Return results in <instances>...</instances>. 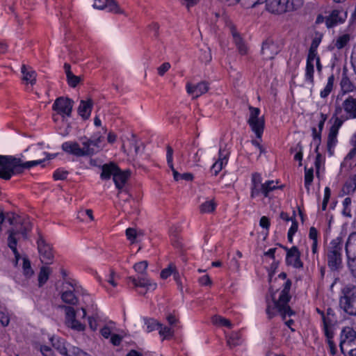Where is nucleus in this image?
Wrapping results in <instances>:
<instances>
[{"instance_id": "a211bd4d", "label": "nucleus", "mask_w": 356, "mask_h": 356, "mask_svg": "<svg viewBox=\"0 0 356 356\" xmlns=\"http://www.w3.org/2000/svg\"><path fill=\"white\" fill-rule=\"evenodd\" d=\"M280 51V47L272 40H267L263 43L261 54L264 59H273Z\"/></svg>"}, {"instance_id": "6ab92c4d", "label": "nucleus", "mask_w": 356, "mask_h": 356, "mask_svg": "<svg viewBox=\"0 0 356 356\" xmlns=\"http://www.w3.org/2000/svg\"><path fill=\"white\" fill-rule=\"evenodd\" d=\"M82 301L83 303V306L81 307V310L83 312L82 318H86L88 313L94 314L95 312H99L97 306L95 303L92 297L87 293L84 290L82 293Z\"/></svg>"}, {"instance_id": "c03bdc74", "label": "nucleus", "mask_w": 356, "mask_h": 356, "mask_svg": "<svg viewBox=\"0 0 356 356\" xmlns=\"http://www.w3.org/2000/svg\"><path fill=\"white\" fill-rule=\"evenodd\" d=\"M88 320L90 328L93 331L97 330L98 327V321H100V316L99 312L90 314L88 317Z\"/></svg>"}, {"instance_id": "a19ab883", "label": "nucleus", "mask_w": 356, "mask_h": 356, "mask_svg": "<svg viewBox=\"0 0 356 356\" xmlns=\"http://www.w3.org/2000/svg\"><path fill=\"white\" fill-rule=\"evenodd\" d=\"M216 207V204L213 200H207L200 206V211L202 213H209L213 212Z\"/></svg>"}, {"instance_id": "0e129e2a", "label": "nucleus", "mask_w": 356, "mask_h": 356, "mask_svg": "<svg viewBox=\"0 0 356 356\" xmlns=\"http://www.w3.org/2000/svg\"><path fill=\"white\" fill-rule=\"evenodd\" d=\"M67 172L63 170L58 169L53 175V177L55 180H64L67 178Z\"/></svg>"}, {"instance_id": "c756f323", "label": "nucleus", "mask_w": 356, "mask_h": 356, "mask_svg": "<svg viewBox=\"0 0 356 356\" xmlns=\"http://www.w3.org/2000/svg\"><path fill=\"white\" fill-rule=\"evenodd\" d=\"M314 57L308 56L307 58V63L305 67V80L310 83L311 84L314 83V63H315Z\"/></svg>"}, {"instance_id": "aec40b11", "label": "nucleus", "mask_w": 356, "mask_h": 356, "mask_svg": "<svg viewBox=\"0 0 356 356\" xmlns=\"http://www.w3.org/2000/svg\"><path fill=\"white\" fill-rule=\"evenodd\" d=\"M72 289H67L61 294L62 300L69 305H75L78 302V297L76 294H81L83 289L81 287H74L72 286Z\"/></svg>"}, {"instance_id": "864d4df0", "label": "nucleus", "mask_w": 356, "mask_h": 356, "mask_svg": "<svg viewBox=\"0 0 356 356\" xmlns=\"http://www.w3.org/2000/svg\"><path fill=\"white\" fill-rule=\"evenodd\" d=\"M86 217L88 218L90 221L94 220L93 213L91 209H81L78 212V218L81 220H86Z\"/></svg>"}, {"instance_id": "393cba45", "label": "nucleus", "mask_w": 356, "mask_h": 356, "mask_svg": "<svg viewBox=\"0 0 356 356\" xmlns=\"http://www.w3.org/2000/svg\"><path fill=\"white\" fill-rule=\"evenodd\" d=\"M347 72V69L343 68L339 83L343 94L351 92L355 89V86L348 77Z\"/></svg>"}, {"instance_id": "69168bd1", "label": "nucleus", "mask_w": 356, "mask_h": 356, "mask_svg": "<svg viewBox=\"0 0 356 356\" xmlns=\"http://www.w3.org/2000/svg\"><path fill=\"white\" fill-rule=\"evenodd\" d=\"M126 236L131 243H134L137 236V232L135 229L129 227L126 229Z\"/></svg>"}, {"instance_id": "a18cd8bd", "label": "nucleus", "mask_w": 356, "mask_h": 356, "mask_svg": "<svg viewBox=\"0 0 356 356\" xmlns=\"http://www.w3.org/2000/svg\"><path fill=\"white\" fill-rule=\"evenodd\" d=\"M321 42V38L320 37H316L312 40L311 46L309 49L308 56L316 58L317 54V49Z\"/></svg>"}, {"instance_id": "0eeeda50", "label": "nucleus", "mask_w": 356, "mask_h": 356, "mask_svg": "<svg viewBox=\"0 0 356 356\" xmlns=\"http://www.w3.org/2000/svg\"><path fill=\"white\" fill-rule=\"evenodd\" d=\"M342 293L339 301L341 308L348 314L356 316V286H346Z\"/></svg>"}, {"instance_id": "603ef678", "label": "nucleus", "mask_w": 356, "mask_h": 356, "mask_svg": "<svg viewBox=\"0 0 356 356\" xmlns=\"http://www.w3.org/2000/svg\"><path fill=\"white\" fill-rule=\"evenodd\" d=\"M158 330L159 334L163 337L164 339L171 337L174 334V331L171 327L163 326L161 324H160Z\"/></svg>"}, {"instance_id": "7c9ffc66", "label": "nucleus", "mask_w": 356, "mask_h": 356, "mask_svg": "<svg viewBox=\"0 0 356 356\" xmlns=\"http://www.w3.org/2000/svg\"><path fill=\"white\" fill-rule=\"evenodd\" d=\"M323 325V330L325 334L327 337H333V332L332 330V326L334 325L336 319L335 316H325V314L323 315L321 318Z\"/></svg>"}, {"instance_id": "2eb2a0df", "label": "nucleus", "mask_w": 356, "mask_h": 356, "mask_svg": "<svg viewBox=\"0 0 356 356\" xmlns=\"http://www.w3.org/2000/svg\"><path fill=\"white\" fill-rule=\"evenodd\" d=\"M286 251V262L288 265L292 266L296 268L303 267V263L300 259V252L296 246L291 248L281 245Z\"/></svg>"}, {"instance_id": "13d9d810", "label": "nucleus", "mask_w": 356, "mask_h": 356, "mask_svg": "<svg viewBox=\"0 0 356 356\" xmlns=\"http://www.w3.org/2000/svg\"><path fill=\"white\" fill-rule=\"evenodd\" d=\"M175 266L173 264H169L168 268L163 269L161 272V277L163 280L167 279L171 275H172L175 270Z\"/></svg>"}, {"instance_id": "b1692460", "label": "nucleus", "mask_w": 356, "mask_h": 356, "mask_svg": "<svg viewBox=\"0 0 356 356\" xmlns=\"http://www.w3.org/2000/svg\"><path fill=\"white\" fill-rule=\"evenodd\" d=\"M208 89L209 87L207 83L204 81L200 82L196 85H192L191 83H187L186 85L187 92L192 95L194 98H197L204 94L207 92Z\"/></svg>"}, {"instance_id": "4d7b16f0", "label": "nucleus", "mask_w": 356, "mask_h": 356, "mask_svg": "<svg viewBox=\"0 0 356 356\" xmlns=\"http://www.w3.org/2000/svg\"><path fill=\"white\" fill-rule=\"evenodd\" d=\"M350 161H353V162L349 163L350 165H351L353 163H356V147H353L352 149H350V151L345 157L343 163H347Z\"/></svg>"}, {"instance_id": "052dcab7", "label": "nucleus", "mask_w": 356, "mask_h": 356, "mask_svg": "<svg viewBox=\"0 0 356 356\" xmlns=\"http://www.w3.org/2000/svg\"><path fill=\"white\" fill-rule=\"evenodd\" d=\"M316 152V161H315V167H316V175H317V176H318L321 168L324 164V159L322 156V155L318 152V150Z\"/></svg>"}, {"instance_id": "680f3d73", "label": "nucleus", "mask_w": 356, "mask_h": 356, "mask_svg": "<svg viewBox=\"0 0 356 356\" xmlns=\"http://www.w3.org/2000/svg\"><path fill=\"white\" fill-rule=\"evenodd\" d=\"M266 0H243L242 5L245 8H254L257 4L263 3Z\"/></svg>"}, {"instance_id": "f03ea898", "label": "nucleus", "mask_w": 356, "mask_h": 356, "mask_svg": "<svg viewBox=\"0 0 356 356\" xmlns=\"http://www.w3.org/2000/svg\"><path fill=\"white\" fill-rule=\"evenodd\" d=\"M278 278L284 282L282 284L283 288L280 291H277L272 295V302L267 300L266 313L270 318H273L277 313L280 314L284 318H285L286 314L291 316L294 314L288 305L291 299L289 292L291 281L286 280L285 273H280Z\"/></svg>"}, {"instance_id": "72a5a7b5", "label": "nucleus", "mask_w": 356, "mask_h": 356, "mask_svg": "<svg viewBox=\"0 0 356 356\" xmlns=\"http://www.w3.org/2000/svg\"><path fill=\"white\" fill-rule=\"evenodd\" d=\"M119 168L113 163L104 164L102 168V173L100 177L102 179H109L111 176L113 177L114 174L116 172Z\"/></svg>"}, {"instance_id": "ea45409f", "label": "nucleus", "mask_w": 356, "mask_h": 356, "mask_svg": "<svg viewBox=\"0 0 356 356\" xmlns=\"http://www.w3.org/2000/svg\"><path fill=\"white\" fill-rule=\"evenodd\" d=\"M241 334L238 332H233L227 338V343L231 348L236 347L242 343Z\"/></svg>"}, {"instance_id": "f704fd0d", "label": "nucleus", "mask_w": 356, "mask_h": 356, "mask_svg": "<svg viewBox=\"0 0 356 356\" xmlns=\"http://www.w3.org/2000/svg\"><path fill=\"white\" fill-rule=\"evenodd\" d=\"M83 147H81V152H83L82 156L92 155L95 153V147H97V142L87 139L82 142Z\"/></svg>"}, {"instance_id": "cd10ccee", "label": "nucleus", "mask_w": 356, "mask_h": 356, "mask_svg": "<svg viewBox=\"0 0 356 356\" xmlns=\"http://www.w3.org/2000/svg\"><path fill=\"white\" fill-rule=\"evenodd\" d=\"M129 174L127 172L122 171L120 168L118 169L113 177V181L116 188L121 191L124 188L127 181L128 180Z\"/></svg>"}, {"instance_id": "5701e85b", "label": "nucleus", "mask_w": 356, "mask_h": 356, "mask_svg": "<svg viewBox=\"0 0 356 356\" xmlns=\"http://www.w3.org/2000/svg\"><path fill=\"white\" fill-rule=\"evenodd\" d=\"M267 10L275 14L287 12V6L284 0H266Z\"/></svg>"}, {"instance_id": "4be33fe9", "label": "nucleus", "mask_w": 356, "mask_h": 356, "mask_svg": "<svg viewBox=\"0 0 356 356\" xmlns=\"http://www.w3.org/2000/svg\"><path fill=\"white\" fill-rule=\"evenodd\" d=\"M229 152L225 149L220 148L218 159L213 164L211 168V172L216 176L222 168L227 163Z\"/></svg>"}, {"instance_id": "39448f33", "label": "nucleus", "mask_w": 356, "mask_h": 356, "mask_svg": "<svg viewBox=\"0 0 356 356\" xmlns=\"http://www.w3.org/2000/svg\"><path fill=\"white\" fill-rule=\"evenodd\" d=\"M281 188L282 186H279V181L277 180H266L263 181L261 174L254 172L251 177L250 186V197L252 199L260 197H262L263 199L270 198V195L273 191Z\"/></svg>"}, {"instance_id": "49530a36", "label": "nucleus", "mask_w": 356, "mask_h": 356, "mask_svg": "<svg viewBox=\"0 0 356 356\" xmlns=\"http://www.w3.org/2000/svg\"><path fill=\"white\" fill-rule=\"evenodd\" d=\"M212 322L213 324H215L216 325L225 326L228 328L232 327V324L231 321L225 318L220 316H217V315L214 316L212 318Z\"/></svg>"}, {"instance_id": "7ed1b4c3", "label": "nucleus", "mask_w": 356, "mask_h": 356, "mask_svg": "<svg viewBox=\"0 0 356 356\" xmlns=\"http://www.w3.org/2000/svg\"><path fill=\"white\" fill-rule=\"evenodd\" d=\"M45 159L23 162L21 159L13 156L1 155V179L8 180L13 175L21 174L25 169H29L42 163Z\"/></svg>"}, {"instance_id": "bb28decb", "label": "nucleus", "mask_w": 356, "mask_h": 356, "mask_svg": "<svg viewBox=\"0 0 356 356\" xmlns=\"http://www.w3.org/2000/svg\"><path fill=\"white\" fill-rule=\"evenodd\" d=\"M345 250L348 259L356 258V232L349 235L346 243Z\"/></svg>"}, {"instance_id": "a878e982", "label": "nucleus", "mask_w": 356, "mask_h": 356, "mask_svg": "<svg viewBox=\"0 0 356 356\" xmlns=\"http://www.w3.org/2000/svg\"><path fill=\"white\" fill-rule=\"evenodd\" d=\"M346 18V14L341 10H334L332 13L326 17L325 24L327 27H332L337 25L338 23H341Z\"/></svg>"}, {"instance_id": "338daca9", "label": "nucleus", "mask_w": 356, "mask_h": 356, "mask_svg": "<svg viewBox=\"0 0 356 356\" xmlns=\"http://www.w3.org/2000/svg\"><path fill=\"white\" fill-rule=\"evenodd\" d=\"M259 225L266 230V234L268 232V229L270 225V220L266 216H262L259 220Z\"/></svg>"}, {"instance_id": "f3484780", "label": "nucleus", "mask_w": 356, "mask_h": 356, "mask_svg": "<svg viewBox=\"0 0 356 356\" xmlns=\"http://www.w3.org/2000/svg\"><path fill=\"white\" fill-rule=\"evenodd\" d=\"M167 163L168 166L171 168L173 177L175 180L179 181L181 179H184L187 181H191L193 179V176L191 173H183L179 174L173 166V149L170 146H167Z\"/></svg>"}, {"instance_id": "1a4fd4ad", "label": "nucleus", "mask_w": 356, "mask_h": 356, "mask_svg": "<svg viewBox=\"0 0 356 356\" xmlns=\"http://www.w3.org/2000/svg\"><path fill=\"white\" fill-rule=\"evenodd\" d=\"M249 110L250 115L248 123L251 130L255 134L257 138H261L264 129V119L263 117H259V108L250 106Z\"/></svg>"}, {"instance_id": "79ce46f5", "label": "nucleus", "mask_w": 356, "mask_h": 356, "mask_svg": "<svg viewBox=\"0 0 356 356\" xmlns=\"http://www.w3.org/2000/svg\"><path fill=\"white\" fill-rule=\"evenodd\" d=\"M22 272L23 275L28 279L32 277L34 275V271L31 267V262L29 259L26 257L23 258Z\"/></svg>"}, {"instance_id": "6e6d98bb", "label": "nucleus", "mask_w": 356, "mask_h": 356, "mask_svg": "<svg viewBox=\"0 0 356 356\" xmlns=\"http://www.w3.org/2000/svg\"><path fill=\"white\" fill-rule=\"evenodd\" d=\"M67 81L70 86L74 88L79 84V83L81 81V79L79 76L74 75L73 73L68 72Z\"/></svg>"}, {"instance_id": "f8f14e48", "label": "nucleus", "mask_w": 356, "mask_h": 356, "mask_svg": "<svg viewBox=\"0 0 356 356\" xmlns=\"http://www.w3.org/2000/svg\"><path fill=\"white\" fill-rule=\"evenodd\" d=\"M37 245L41 262L45 264H51L54 259L51 246L40 234L37 240Z\"/></svg>"}, {"instance_id": "4c0bfd02", "label": "nucleus", "mask_w": 356, "mask_h": 356, "mask_svg": "<svg viewBox=\"0 0 356 356\" xmlns=\"http://www.w3.org/2000/svg\"><path fill=\"white\" fill-rule=\"evenodd\" d=\"M232 33L234 42L236 44L239 53L242 55H245L247 53V47L243 42L242 38L234 29H232Z\"/></svg>"}, {"instance_id": "f257e3e1", "label": "nucleus", "mask_w": 356, "mask_h": 356, "mask_svg": "<svg viewBox=\"0 0 356 356\" xmlns=\"http://www.w3.org/2000/svg\"><path fill=\"white\" fill-rule=\"evenodd\" d=\"M9 225L10 227L8 229L6 243L8 247L13 251L15 264H17L20 254L17 251V245L19 240V236L26 239L28 233L31 230L32 225L29 221H22L20 216L12 212L3 213L1 211V225Z\"/></svg>"}, {"instance_id": "09e8293b", "label": "nucleus", "mask_w": 356, "mask_h": 356, "mask_svg": "<svg viewBox=\"0 0 356 356\" xmlns=\"http://www.w3.org/2000/svg\"><path fill=\"white\" fill-rule=\"evenodd\" d=\"M314 179L313 168H305V186L307 190L309 191V186L312 184Z\"/></svg>"}, {"instance_id": "9d476101", "label": "nucleus", "mask_w": 356, "mask_h": 356, "mask_svg": "<svg viewBox=\"0 0 356 356\" xmlns=\"http://www.w3.org/2000/svg\"><path fill=\"white\" fill-rule=\"evenodd\" d=\"M343 111L345 115L336 116L334 118H341L343 122L350 119H356V98L348 97L341 104V106L336 108L335 115H339Z\"/></svg>"}, {"instance_id": "dca6fc26", "label": "nucleus", "mask_w": 356, "mask_h": 356, "mask_svg": "<svg viewBox=\"0 0 356 356\" xmlns=\"http://www.w3.org/2000/svg\"><path fill=\"white\" fill-rule=\"evenodd\" d=\"M65 310V323L67 327L74 330L81 332L83 331L86 328L84 324L79 322L76 319V312L72 307H63Z\"/></svg>"}, {"instance_id": "412c9836", "label": "nucleus", "mask_w": 356, "mask_h": 356, "mask_svg": "<svg viewBox=\"0 0 356 356\" xmlns=\"http://www.w3.org/2000/svg\"><path fill=\"white\" fill-rule=\"evenodd\" d=\"M93 7L99 10H106L114 13H121L122 10L115 0H95Z\"/></svg>"}, {"instance_id": "6e6552de", "label": "nucleus", "mask_w": 356, "mask_h": 356, "mask_svg": "<svg viewBox=\"0 0 356 356\" xmlns=\"http://www.w3.org/2000/svg\"><path fill=\"white\" fill-rule=\"evenodd\" d=\"M342 243L340 238L334 239L327 249V264L332 270H337L341 267Z\"/></svg>"}, {"instance_id": "37998d69", "label": "nucleus", "mask_w": 356, "mask_h": 356, "mask_svg": "<svg viewBox=\"0 0 356 356\" xmlns=\"http://www.w3.org/2000/svg\"><path fill=\"white\" fill-rule=\"evenodd\" d=\"M118 277L113 272H111L108 275L106 276L105 279V283L103 284V286L108 290L110 289V286L113 288H115L118 285Z\"/></svg>"}, {"instance_id": "5fc2aeb1", "label": "nucleus", "mask_w": 356, "mask_h": 356, "mask_svg": "<svg viewBox=\"0 0 356 356\" xmlns=\"http://www.w3.org/2000/svg\"><path fill=\"white\" fill-rule=\"evenodd\" d=\"M291 152H296V154L294 156V159L300 161L299 165H301V161L302 159V146L300 143H298L296 146L293 148H291Z\"/></svg>"}, {"instance_id": "c85d7f7f", "label": "nucleus", "mask_w": 356, "mask_h": 356, "mask_svg": "<svg viewBox=\"0 0 356 356\" xmlns=\"http://www.w3.org/2000/svg\"><path fill=\"white\" fill-rule=\"evenodd\" d=\"M61 147L62 149L67 154H73L76 156H82L83 152H81V147L76 142H65L62 144Z\"/></svg>"}, {"instance_id": "774afa93", "label": "nucleus", "mask_w": 356, "mask_h": 356, "mask_svg": "<svg viewBox=\"0 0 356 356\" xmlns=\"http://www.w3.org/2000/svg\"><path fill=\"white\" fill-rule=\"evenodd\" d=\"M348 259L349 268H350L353 276L356 277V258Z\"/></svg>"}, {"instance_id": "ddd939ff", "label": "nucleus", "mask_w": 356, "mask_h": 356, "mask_svg": "<svg viewBox=\"0 0 356 356\" xmlns=\"http://www.w3.org/2000/svg\"><path fill=\"white\" fill-rule=\"evenodd\" d=\"M51 340L53 346L62 355L67 356L82 355L83 352L79 348L66 346L65 342L63 339L53 337Z\"/></svg>"}, {"instance_id": "423d86ee", "label": "nucleus", "mask_w": 356, "mask_h": 356, "mask_svg": "<svg viewBox=\"0 0 356 356\" xmlns=\"http://www.w3.org/2000/svg\"><path fill=\"white\" fill-rule=\"evenodd\" d=\"M339 346L344 355L356 356V332L352 327H346L342 329Z\"/></svg>"}, {"instance_id": "58836bf2", "label": "nucleus", "mask_w": 356, "mask_h": 356, "mask_svg": "<svg viewBox=\"0 0 356 356\" xmlns=\"http://www.w3.org/2000/svg\"><path fill=\"white\" fill-rule=\"evenodd\" d=\"M334 80L335 78L333 74L328 76L327 81L325 88L320 92V96L321 98L325 99L331 93L334 88Z\"/></svg>"}, {"instance_id": "20e7f679", "label": "nucleus", "mask_w": 356, "mask_h": 356, "mask_svg": "<svg viewBox=\"0 0 356 356\" xmlns=\"http://www.w3.org/2000/svg\"><path fill=\"white\" fill-rule=\"evenodd\" d=\"M148 262L142 261L134 264V269L138 273L141 275L137 277L130 276L127 278L128 282H131L136 291L140 295H145L148 292L154 291L157 288V284L150 279L147 274Z\"/></svg>"}, {"instance_id": "e2e57ef3", "label": "nucleus", "mask_w": 356, "mask_h": 356, "mask_svg": "<svg viewBox=\"0 0 356 356\" xmlns=\"http://www.w3.org/2000/svg\"><path fill=\"white\" fill-rule=\"evenodd\" d=\"M321 132L320 131L317 130L316 128L312 129V136L314 139V142L316 144V147L315 149V152H317L318 150V147L321 143Z\"/></svg>"}, {"instance_id": "9b49d317", "label": "nucleus", "mask_w": 356, "mask_h": 356, "mask_svg": "<svg viewBox=\"0 0 356 356\" xmlns=\"http://www.w3.org/2000/svg\"><path fill=\"white\" fill-rule=\"evenodd\" d=\"M343 124V119L334 118V122L330 129L327 141V148L330 156H332L334 154V147L338 143L337 135L339 130Z\"/></svg>"}, {"instance_id": "e433bc0d", "label": "nucleus", "mask_w": 356, "mask_h": 356, "mask_svg": "<svg viewBox=\"0 0 356 356\" xmlns=\"http://www.w3.org/2000/svg\"><path fill=\"white\" fill-rule=\"evenodd\" d=\"M92 103L89 101L81 100L78 108V113L83 119H88L91 113Z\"/></svg>"}, {"instance_id": "c9c22d12", "label": "nucleus", "mask_w": 356, "mask_h": 356, "mask_svg": "<svg viewBox=\"0 0 356 356\" xmlns=\"http://www.w3.org/2000/svg\"><path fill=\"white\" fill-rule=\"evenodd\" d=\"M350 40V35L348 33H343L335 38L333 40L332 45L333 48H336L338 50L345 48Z\"/></svg>"}, {"instance_id": "3c124183", "label": "nucleus", "mask_w": 356, "mask_h": 356, "mask_svg": "<svg viewBox=\"0 0 356 356\" xmlns=\"http://www.w3.org/2000/svg\"><path fill=\"white\" fill-rule=\"evenodd\" d=\"M287 6V11L297 10L303 4V0H284Z\"/></svg>"}, {"instance_id": "bf43d9fd", "label": "nucleus", "mask_w": 356, "mask_h": 356, "mask_svg": "<svg viewBox=\"0 0 356 356\" xmlns=\"http://www.w3.org/2000/svg\"><path fill=\"white\" fill-rule=\"evenodd\" d=\"M159 323H158L156 320L149 319L145 321V325H147V332H150L154 330H158L160 326Z\"/></svg>"}, {"instance_id": "473e14b6", "label": "nucleus", "mask_w": 356, "mask_h": 356, "mask_svg": "<svg viewBox=\"0 0 356 356\" xmlns=\"http://www.w3.org/2000/svg\"><path fill=\"white\" fill-rule=\"evenodd\" d=\"M22 79L26 83H30L31 86L35 83L36 81V72L31 68L28 67L23 65L22 67Z\"/></svg>"}, {"instance_id": "8fccbe9b", "label": "nucleus", "mask_w": 356, "mask_h": 356, "mask_svg": "<svg viewBox=\"0 0 356 356\" xmlns=\"http://www.w3.org/2000/svg\"><path fill=\"white\" fill-rule=\"evenodd\" d=\"M356 190V177H353L351 181L346 182L343 187V191L345 193H353Z\"/></svg>"}, {"instance_id": "2f4dec72", "label": "nucleus", "mask_w": 356, "mask_h": 356, "mask_svg": "<svg viewBox=\"0 0 356 356\" xmlns=\"http://www.w3.org/2000/svg\"><path fill=\"white\" fill-rule=\"evenodd\" d=\"M51 273L52 269L47 266H42L40 268V271L38 275V287H42L47 283Z\"/></svg>"}, {"instance_id": "de8ad7c7", "label": "nucleus", "mask_w": 356, "mask_h": 356, "mask_svg": "<svg viewBox=\"0 0 356 356\" xmlns=\"http://www.w3.org/2000/svg\"><path fill=\"white\" fill-rule=\"evenodd\" d=\"M115 327V323L113 321H110L106 325H105L101 330L100 334L105 339H108L111 337V333Z\"/></svg>"}, {"instance_id": "4468645a", "label": "nucleus", "mask_w": 356, "mask_h": 356, "mask_svg": "<svg viewBox=\"0 0 356 356\" xmlns=\"http://www.w3.org/2000/svg\"><path fill=\"white\" fill-rule=\"evenodd\" d=\"M73 102L69 98L58 97L53 104V109L63 118L71 115Z\"/></svg>"}]
</instances>
